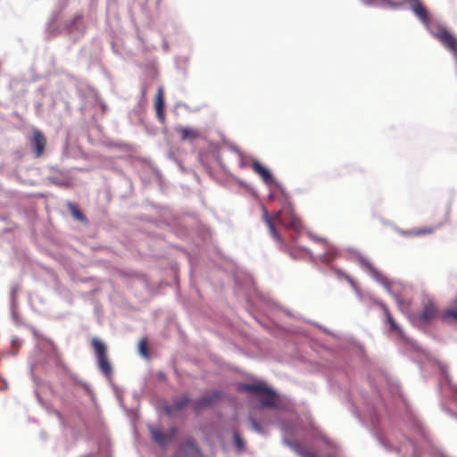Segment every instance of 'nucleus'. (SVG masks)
Returning a JSON list of instances; mask_svg holds the SVG:
<instances>
[{
	"mask_svg": "<svg viewBox=\"0 0 457 457\" xmlns=\"http://www.w3.org/2000/svg\"><path fill=\"white\" fill-rule=\"evenodd\" d=\"M369 4L386 5L392 9H398L403 4H407L409 9L419 18L421 23L428 28L433 37L437 39L444 47L457 57V37L446 27L438 25L435 29H430V14L421 0H403L394 2L392 0H371Z\"/></svg>",
	"mask_w": 457,
	"mask_h": 457,
	"instance_id": "obj_1",
	"label": "nucleus"
},
{
	"mask_svg": "<svg viewBox=\"0 0 457 457\" xmlns=\"http://www.w3.org/2000/svg\"><path fill=\"white\" fill-rule=\"evenodd\" d=\"M262 218L269 228L270 235L279 244L282 243V238L275 227V222L295 230L300 229L302 226L300 219L292 212H289L288 218L283 217L281 212H277L270 217L268 210L262 206Z\"/></svg>",
	"mask_w": 457,
	"mask_h": 457,
	"instance_id": "obj_2",
	"label": "nucleus"
},
{
	"mask_svg": "<svg viewBox=\"0 0 457 457\" xmlns=\"http://www.w3.org/2000/svg\"><path fill=\"white\" fill-rule=\"evenodd\" d=\"M91 345L94 349L97 366L100 371L108 378L112 376V368L107 355V347L104 342L96 337L92 338Z\"/></svg>",
	"mask_w": 457,
	"mask_h": 457,
	"instance_id": "obj_3",
	"label": "nucleus"
},
{
	"mask_svg": "<svg viewBox=\"0 0 457 457\" xmlns=\"http://www.w3.org/2000/svg\"><path fill=\"white\" fill-rule=\"evenodd\" d=\"M30 144L33 149L34 156L36 158L41 157L46 146V138L45 135L37 129H33Z\"/></svg>",
	"mask_w": 457,
	"mask_h": 457,
	"instance_id": "obj_4",
	"label": "nucleus"
},
{
	"mask_svg": "<svg viewBox=\"0 0 457 457\" xmlns=\"http://www.w3.org/2000/svg\"><path fill=\"white\" fill-rule=\"evenodd\" d=\"M178 429L176 428H170L169 431L165 433L158 429H153L152 436L157 444L165 446L175 438Z\"/></svg>",
	"mask_w": 457,
	"mask_h": 457,
	"instance_id": "obj_5",
	"label": "nucleus"
},
{
	"mask_svg": "<svg viewBox=\"0 0 457 457\" xmlns=\"http://www.w3.org/2000/svg\"><path fill=\"white\" fill-rule=\"evenodd\" d=\"M437 314V307L432 301L424 303L422 311L419 315V321L422 324L429 323Z\"/></svg>",
	"mask_w": 457,
	"mask_h": 457,
	"instance_id": "obj_6",
	"label": "nucleus"
},
{
	"mask_svg": "<svg viewBox=\"0 0 457 457\" xmlns=\"http://www.w3.org/2000/svg\"><path fill=\"white\" fill-rule=\"evenodd\" d=\"M222 396L221 393L219 391H212V393L204 395L201 399L196 401L194 405V410L198 412L202 409L212 405Z\"/></svg>",
	"mask_w": 457,
	"mask_h": 457,
	"instance_id": "obj_7",
	"label": "nucleus"
},
{
	"mask_svg": "<svg viewBox=\"0 0 457 457\" xmlns=\"http://www.w3.org/2000/svg\"><path fill=\"white\" fill-rule=\"evenodd\" d=\"M154 109L158 120L163 123L165 121V104H164V89L159 87L154 99Z\"/></svg>",
	"mask_w": 457,
	"mask_h": 457,
	"instance_id": "obj_8",
	"label": "nucleus"
},
{
	"mask_svg": "<svg viewBox=\"0 0 457 457\" xmlns=\"http://www.w3.org/2000/svg\"><path fill=\"white\" fill-rule=\"evenodd\" d=\"M190 402V398L188 395H185L181 397L174 400V403L172 405H167L165 406L166 413L169 416H176L179 411L183 410Z\"/></svg>",
	"mask_w": 457,
	"mask_h": 457,
	"instance_id": "obj_9",
	"label": "nucleus"
},
{
	"mask_svg": "<svg viewBox=\"0 0 457 457\" xmlns=\"http://www.w3.org/2000/svg\"><path fill=\"white\" fill-rule=\"evenodd\" d=\"M258 399L263 407L274 408L277 405V395L269 386L266 387L262 395H261Z\"/></svg>",
	"mask_w": 457,
	"mask_h": 457,
	"instance_id": "obj_10",
	"label": "nucleus"
},
{
	"mask_svg": "<svg viewBox=\"0 0 457 457\" xmlns=\"http://www.w3.org/2000/svg\"><path fill=\"white\" fill-rule=\"evenodd\" d=\"M253 170L258 174L266 184H271L273 181L270 171L264 167L259 161H253L252 162Z\"/></svg>",
	"mask_w": 457,
	"mask_h": 457,
	"instance_id": "obj_11",
	"label": "nucleus"
},
{
	"mask_svg": "<svg viewBox=\"0 0 457 457\" xmlns=\"http://www.w3.org/2000/svg\"><path fill=\"white\" fill-rule=\"evenodd\" d=\"M288 445L291 447L293 451L295 452L296 454H298L301 457H318L316 453L309 451L304 445H303L298 441L289 442Z\"/></svg>",
	"mask_w": 457,
	"mask_h": 457,
	"instance_id": "obj_12",
	"label": "nucleus"
},
{
	"mask_svg": "<svg viewBox=\"0 0 457 457\" xmlns=\"http://www.w3.org/2000/svg\"><path fill=\"white\" fill-rule=\"evenodd\" d=\"M180 451L185 457H195L199 453V448L192 438L187 439L185 444L181 445Z\"/></svg>",
	"mask_w": 457,
	"mask_h": 457,
	"instance_id": "obj_13",
	"label": "nucleus"
},
{
	"mask_svg": "<svg viewBox=\"0 0 457 457\" xmlns=\"http://www.w3.org/2000/svg\"><path fill=\"white\" fill-rule=\"evenodd\" d=\"M182 140H194L200 137V133L195 129L179 126L176 129Z\"/></svg>",
	"mask_w": 457,
	"mask_h": 457,
	"instance_id": "obj_14",
	"label": "nucleus"
},
{
	"mask_svg": "<svg viewBox=\"0 0 457 457\" xmlns=\"http://www.w3.org/2000/svg\"><path fill=\"white\" fill-rule=\"evenodd\" d=\"M267 386L264 384H243L239 386L240 390L256 395L258 397L262 395Z\"/></svg>",
	"mask_w": 457,
	"mask_h": 457,
	"instance_id": "obj_15",
	"label": "nucleus"
},
{
	"mask_svg": "<svg viewBox=\"0 0 457 457\" xmlns=\"http://www.w3.org/2000/svg\"><path fill=\"white\" fill-rule=\"evenodd\" d=\"M441 319L445 322H450L451 320L457 322V297L453 302V307L445 310Z\"/></svg>",
	"mask_w": 457,
	"mask_h": 457,
	"instance_id": "obj_16",
	"label": "nucleus"
},
{
	"mask_svg": "<svg viewBox=\"0 0 457 457\" xmlns=\"http://www.w3.org/2000/svg\"><path fill=\"white\" fill-rule=\"evenodd\" d=\"M67 206L71 213V215L78 220L87 223V219L86 216L81 212V211L78 208V206L75 204L68 203Z\"/></svg>",
	"mask_w": 457,
	"mask_h": 457,
	"instance_id": "obj_17",
	"label": "nucleus"
},
{
	"mask_svg": "<svg viewBox=\"0 0 457 457\" xmlns=\"http://www.w3.org/2000/svg\"><path fill=\"white\" fill-rule=\"evenodd\" d=\"M382 308H383L384 312L386 314V320H387V322L390 325L391 331H395V332H398L399 334H401L402 333L401 328H399V326L397 325V323L394 320V318L391 315L388 308L385 304H382Z\"/></svg>",
	"mask_w": 457,
	"mask_h": 457,
	"instance_id": "obj_18",
	"label": "nucleus"
},
{
	"mask_svg": "<svg viewBox=\"0 0 457 457\" xmlns=\"http://www.w3.org/2000/svg\"><path fill=\"white\" fill-rule=\"evenodd\" d=\"M436 229L435 227H428V228H416V229H413V230H411L409 232H406L405 234L406 235H409V236H422V235H426V234H430L432 232H434Z\"/></svg>",
	"mask_w": 457,
	"mask_h": 457,
	"instance_id": "obj_19",
	"label": "nucleus"
},
{
	"mask_svg": "<svg viewBox=\"0 0 457 457\" xmlns=\"http://www.w3.org/2000/svg\"><path fill=\"white\" fill-rule=\"evenodd\" d=\"M234 444L237 450L242 451L245 449V442L244 439L240 436L237 431L233 432Z\"/></svg>",
	"mask_w": 457,
	"mask_h": 457,
	"instance_id": "obj_20",
	"label": "nucleus"
},
{
	"mask_svg": "<svg viewBox=\"0 0 457 457\" xmlns=\"http://www.w3.org/2000/svg\"><path fill=\"white\" fill-rule=\"evenodd\" d=\"M137 349L140 354H143V338L137 342Z\"/></svg>",
	"mask_w": 457,
	"mask_h": 457,
	"instance_id": "obj_21",
	"label": "nucleus"
},
{
	"mask_svg": "<svg viewBox=\"0 0 457 457\" xmlns=\"http://www.w3.org/2000/svg\"><path fill=\"white\" fill-rule=\"evenodd\" d=\"M251 421H252L253 427L256 430H259V429H260V426H259V424L257 423V421H256V420H252Z\"/></svg>",
	"mask_w": 457,
	"mask_h": 457,
	"instance_id": "obj_22",
	"label": "nucleus"
},
{
	"mask_svg": "<svg viewBox=\"0 0 457 457\" xmlns=\"http://www.w3.org/2000/svg\"><path fill=\"white\" fill-rule=\"evenodd\" d=\"M144 353H145V358H147V347H146V343L145 342V350H144Z\"/></svg>",
	"mask_w": 457,
	"mask_h": 457,
	"instance_id": "obj_23",
	"label": "nucleus"
},
{
	"mask_svg": "<svg viewBox=\"0 0 457 457\" xmlns=\"http://www.w3.org/2000/svg\"><path fill=\"white\" fill-rule=\"evenodd\" d=\"M345 278L347 279V281H349L351 284H353V280L352 279L351 277L349 276H345Z\"/></svg>",
	"mask_w": 457,
	"mask_h": 457,
	"instance_id": "obj_24",
	"label": "nucleus"
},
{
	"mask_svg": "<svg viewBox=\"0 0 457 457\" xmlns=\"http://www.w3.org/2000/svg\"><path fill=\"white\" fill-rule=\"evenodd\" d=\"M174 457H179L178 455L174 456Z\"/></svg>",
	"mask_w": 457,
	"mask_h": 457,
	"instance_id": "obj_25",
	"label": "nucleus"
}]
</instances>
